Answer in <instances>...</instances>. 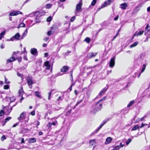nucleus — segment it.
<instances>
[{
	"mask_svg": "<svg viewBox=\"0 0 150 150\" xmlns=\"http://www.w3.org/2000/svg\"><path fill=\"white\" fill-rule=\"evenodd\" d=\"M82 5V2L80 1L78 4H77L76 6V9L75 11V13H77L78 12H81V11Z\"/></svg>",
	"mask_w": 150,
	"mask_h": 150,
	"instance_id": "f257e3e1",
	"label": "nucleus"
},
{
	"mask_svg": "<svg viewBox=\"0 0 150 150\" xmlns=\"http://www.w3.org/2000/svg\"><path fill=\"white\" fill-rule=\"evenodd\" d=\"M26 113L23 112L20 115V116L18 118V119L19 121L21 122L23 120L25 119V118Z\"/></svg>",
	"mask_w": 150,
	"mask_h": 150,
	"instance_id": "f03ea898",
	"label": "nucleus"
},
{
	"mask_svg": "<svg viewBox=\"0 0 150 150\" xmlns=\"http://www.w3.org/2000/svg\"><path fill=\"white\" fill-rule=\"evenodd\" d=\"M27 82L29 85V87L31 88L32 87V85L33 84V78L31 77H28L27 78Z\"/></svg>",
	"mask_w": 150,
	"mask_h": 150,
	"instance_id": "7ed1b4c3",
	"label": "nucleus"
},
{
	"mask_svg": "<svg viewBox=\"0 0 150 150\" xmlns=\"http://www.w3.org/2000/svg\"><path fill=\"white\" fill-rule=\"evenodd\" d=\"M115 57H112L110 62H109V67L111 68H112L114 66L115 64Z\"/></svg>",
	"mask_w": 150,
	"mask_h": 150,
	"instance_id": "20e7f679",
	"label": "nucleus"
},
{
	"mask_svg": "<svg viewBox=\"0 0 150 150\" xmlns=\"http://www.w3.org/2000/svg\"><path fill=\"white\" fill-rule=\"evenodd\" d=\"M22 13V12L20 11H14L10 13L9 14V16H17L20 14H21Z\"/></svg>",
	"mask_w": 150,
	"mask_h": 150,
	"instance_id": "39448f33",
	"label": "nucleus"
},
{
	"mask_svg": "<svg viewBox=\"0 0 150 150\" xmlns=\"http://www.w3.org/2000/svg\"><path fill=\"white\" fill-rule=\"evenodd\" d=\"M97 53L96 52H89L87 55V57L88 59H91L92 57H95L97 54Z\"/></svg>",
	"mask_w": 150,
	"mask_h": 150,
	"instance_id": "423d86ee",
	"label": "nucleus"
},
{
	"mask_svg": "<svg viewBox=\"0 0 150 150\" xmlns=\"http://www.w3.org/2000/svg\"><path fill=\"white\" fill-rule=\"evenodd\" d=\"M111 2L112 1L110 0H108L105 1L104 3V4L102 5L100 8L108 6V5H110Z\"/></svg>",
	"mask_w": 150,
	"mask_h": 150,
	"instance_id": "0eeeda50",
	"label": "nucleus"
},
{
	"mask_svg": "<svg viewBox=\"0 0 150 150\" xmlns=\"http://www.w3.org/2000/svg\"><path fill=\"white\" fill-rule=\"evenodd\" d=\"M30 52L31 54L34 55L36 56L38 55L37 50L35 48H33L31 49Z\"/></svg>",
	"mask_w": 150,
	"mask_h": 150,
	"instance_id": "6e6552de",
	"label": "nucleus"
},
{
	"mask_svg": "<svg viewBox=\"0 0 150 150\" xmlns=\"http://www.w3.org/2000/svg\"><path fill=\"white\" fill-rule=\"evenodd\" d=\"M12 109V108H11L10 110V109L8 108V107H4L3 109V110H4L5 111V113H6V115H9L11 112V110Z\"/></svg>",
	"mask_w": 150,
	"mask_h": 150,
	"instance_id": "1a4fd4ad",
	"label": "nucleus"
},
{
	"mask_svg": "<svg viewBox=\"0 0 150 150\" xmlns=\"http://www.w3.org/2000/svg\"><path fill=\"white\" fill-rule=\"evenodd\" d=\"M20 37V34L18 33H17L13 37L10 39V40L13 41L15 40V38L17 40H18Z\"/></svg>",
	"mask_w": 150,
	"mask_h": 150,
	"instance_id": "9d476101",
	"label": "nucleus"
},
{
	"mask_svg": "<svg viewBox=\"0 0 150 150\" xmlns=\"http://www.w3.org/2000/svg\"><path fill=\"white\" fill-rule=\"evenodd\" d=\"M124 144H122V143H120L119 145L115 146L114 147L115 150H119L121 148H122L125 146Z\"/></svg>",
	"mask_w": 150,
	"mask_h": 150,
	"instance_id": "9b49d317",
	"label": "nucleus"
},
{
	"mask_svg": "<svg viewBox=\"0 0 150 150\" xmlns=\"http://www.w3.org/2000/svg\"><path fill=\"white\" fill-rule=\"evenodd\" d=\"M15 98L14 96H13L10 98H7L5 99L4 100H4H9L10 101V103L13 102L15 101Z\"/></svg>",
	"mask_w": 150,
	"mask_h": 150,
	"instance_id": "f8f14e48",
	"label": "nucleus"
},
{
	"mask_svg": "<svg viewBox=\"0 0 150 150\" xmlns=\"http://www.w3.org/2000/svg\"><path fill=\"white\" fill-rule=\"evenodd\" d=\"M107 89L105 88H103L99 93L97 97H101L103 95L104 93L106 92Z\"/></svg>",
	"mask_w": 150,
	"mask_h": 150,
	"instance_id": "ddd939ff",
	"label": "nucleus"
},
{
	"mask_svg": "<svg viewBox=\"0 0 150 150\" xmlns=\"http://www.w3.org/2000/svg\"><path fill=\"white\" fill-rule=\"evenodd\" d=\"M32 14L37 17H38V18L41 16V15L39 11H37L33 12L32 13Z\"/></svg>",
	"mask_w": 150,
	"mask_h": 150,
	"instance_id": "4468645a",
	"label": "nucleus"
},
{
	"mask_svg": "<svg viewBox=\"0 0 150 150\" xmlns=\"http://www.w3.org/2000/svg\"><path fill=\"white\" fill-rule=\"evenodd\" d=\"M144 33V31L142 30L140 31H139V32H138L137 31L134 34L133 36H140L142 35Z\"/></svg>",
	"mask_w": 150,
	"mask_h": 150,
	"instance_id": "2eb2a0df",
	"label": "nucleus"
},
{
	"mask_svg": "<svg viewBox=\"0 0 150 150\" xmlns=\"http://www.w3.org/2000/svg\"><path fill=\"white\" fill-rule=\"evenodd\" d=\"M69 69L68 67L67 66H63L61 69V71L62 72H66Z\"/></svg>",
	"mask_w": 150,
	"mask_h": 150,
	"instance_id": "dca6fc26",
	"label": "nucleus"
},
{
	"mask_svg": "<svg viewBox=\"0 0 150 150\" xmlns=\"http://www.w3.org/2000/svg\"><path fill=\"white\" fill-rule=\"evenodd\" d=\"M44 65L46 67V69L49 70L50 67V66L49 64V62L48 61L45 62L44 63Z\"/></svg>",
	"mask_w": 150,
	"mask_h": 150,
	"instance_id": "f3484780",
	"label": "nucleus"
},
{
	"mask_svg": "<svg viewBox=\"0 0 150 150\" xmlns=\"http://www.w3.org/2000/svg\"><path fill=\"white\" fill-rule=\"evenodd\" d=\"M112 140V139L110 137H108L106 140L105 144H109Z\"/></svg>",
	"mask_w": 150,
	"mask_h": 150,
	"instance_id": "a211bd4d",
	"label": "nucleus"
},
{
	"mask_svg": "<svg viewBox=\"0 0 150 150\" xmlns=\"http://www.w3.org/2000/svg\"><path fill=\"white\" fill-rule=\"evenodd\" d=\"M34 94L37 97L40 99L42 98L41 95L40 94V92L35 91L34 92Z\"/></svg>",
	"mask_w": 150,
	"mask_h": 150,
	"instance_id": "6ab92c4d",
	"label": "nucleus"
},
{
	"mask_svg": "<svg viewBox=\"0 0 150 150\" xmlns=\"http://www.w3.org/2000/svg\"><path fill=\"white\" fill-rule=\"evenodd\" d=\"M127 6V5L126 3H123L120 4V8L123 9H126Z\"/></svg>",
	"mask_w": 150,
	"mask_h": 150,
	"instance_id": "aec40b11",
	"label": "nucleus"
},
{
	"mask_svg": "<svg viewBox=\"0 0 150 150\" xmlns=\"http://www.w3.org/2000/svg\"><path fill=\"white\" fill-rule=\"evenodd\" d=\"M28 33V29H26L24 31L21 36V39H23L27 34Z\"/></svg>",
	"mask_w": 150,
	"mask_h": 150,
	"instance_id": "412c9836",
	"label": "nucleus"
},
{
	"mask_svg": "<svg viewBox=\"0 0 150 150\" xmlns=\"http://www.w3.org/2000/svg\"><path fill=\"white\" fill-rule=\"evenodd\" d=\"M28 142L29 143H34L36 142V140L35 138H31L29 139Z\"/></svg>",
	"mask_w": 150,
	"mask_h": 150,
	"instance_id": "4be33fe9",
	"label": "nucleus"
},
{
	"mask_svg": "<svg viewBox=\"0 0 150 150\" xmlns=\"http://www.w3.org/2000/svg\"><path fill=\"white\" fill-rule=\"evenodd\" d=\"M15 60V58L13 57H11L7 59L8 62H12Z\"/></svg>",
	"mask_w": 150,
	"mask_h": 150,
	"instance_id": "5701e85b",
	"label": "nucleus"
},
{
	"mask_svg": "<svg viewBox=\"0 0 150 150\" xmlns=\"http://www.w3.org/2000/svg\"><path fill=\"white\" fill-rule=\"evenodd\" d=\"M90 145L92 146H93L95 144V139H92L90 141Z\"/></svg>",
	"mask_w": 150,
	"mask_h": 150,
	"instance_id": "b1692460",
	"label": "nucleus"
},
{
	"mask_svg": "<svg viewBox=\"0 0 150 150\" xmlns=\"http://www.w3.org/2000/svg\"><path fill=\"white\" fill-rule=\"evenodd\" d=\"M142 4H140L138 6H137L135 10H134L135 12H136L137 11H139L140 9V8L142 6Z\"/></svg>",
	"mask_w": 150,
	"mask_h": 150,
	"instance_id": "393cba45",
	"label": "nucleus"
},
{
	"mask_svg": "<svg viewBox=\"0 0 150 150\" xmlns=\"http://www.w3.org/2000/svg\"><path fill=\"white\" fill-rule=\"evenodd\" d=\"M5 34V31H4L0 34V40H1L2 37H3L4 35Z\"/></svg>",
	"mask_w": 150,
	"mask_h": 150,
	"instance_id": "a878e982",
	"label": "nucleus"
},
{
	"mask_svg": "<svg viewBox=\"0 0 150 150\" xmlns=\"http://www.w3.org/2000/svg\"><path fill=\"white\" fill-rule=\"evenodd\" d=\"M91 41L90 39L88 38V37H87L86 38L85 40H84V41L86 42H87L88 43H89Z\"/></svg>",
	"mask_w": 150,
	"mask_h": 150,
	"instance_id": "bb28decb",
	"label": "nucleus"
},
{
	"mask_svg": "<svg viewBox=\"0 0 150 150\" xmlns=\"http://www.w3.org/2000/svg\"><path fill=\"white\" fill-rule=\"evenodd\" d=\"M109 120V119H107L104 120L101 123L103 125L105 124L107 122H108Z\"/></svg>",
	"mask_w": 150,
	"mask_h": 150,
	"instance_id": "cd10ccee",
	"label": "nucleus"
},
{
	"mask_svg": "<svg viewBox=\"0 0 150 150\" xmlns=\"http://www.w3.org/2000/svg\"><path fill=\"white\" fill-rule=\"evenodd\" d=\"M139 127L138 125H137L135 126L132 129V130H135L138 129Z\"/></svg>",
	"mask_w": 150,
	"mask_h": 150,
	"instance_id": "c85d7f7f",
	"label": "nucleus"
},
{
	"mask_svg": "<svg viewBox=\"0 0 150 150\" xmlns=\"http://www.w3.org/2000/svg\"><path fill=\"white\" fill-rule=\"evenodd\" d=\"M5 111L3 110H1L0 111V116H2L4 115V112Z\"/></svg>",
	"mask_w": 150,
	"mask_h": 150,
	"instance_id": "c756f323",
	"label": "nucleus"
},
{
	"mask_svg": "<svg viewBox=\"0 0 150 150\" xmlns=\"http://www.w3.org/2000/svg\"><path fill=\"white\" fill-rule=\"evenodd\" d=\"M5 83L6 84H8L10 83V82L6 77H5Z\"/></svg>",
	"mask_w": 150,
	"mask_h": 150,
	"instance_id": "7c9ffc66",
	"label": "nucleus"
},
{
	"mask_svg": "<svg viewBox=\"0 0 150 150\" xmlns=\"http://www.w3.org/2000/svg\"><path fill=\"white\" fill-rule=\"evenodd\" d=\"M146 65L145 64H144L143 65V67L142 68V70H141V72L142 73L144 71L145 69L146 68Z\"/></svg>",
	"mask_w": 150,
	"mask_h": 150,
	"instance_id": "2f4dec72",
	"label": "nucleus"
},
{
	"mask_svg": "<svg viewBox=\"0 0 150 150\" xmlns=\"http://www.w3.org/2000/svg\"><path fill=\"white\" fill-rule=\"evenodd\" d=\"M25 24L23 23H21L19 25V26L18 27V28H19L20 27H24L25 26Z\"/></svg>",
	"mask_w": 150,
	"mask_h": 150,
	"instance_id": "473e14b6",
	"label": "nucleus"
},
{
	"mask_svg": "<svg viewBox=\"0 0 150 150\" xmlns=\"http://www.w3.org/2000/svg\"><path fill=\"white\" fill-rule=\"evenodd\" d=\"M52 6V5L51 4H49L46 5V8H49L51 7Z\"/></svg>",
	"mask_w": 150,
	"mask_h": 150,
	"instance_id": "72a5a7b5",
	"label": "nucleus"
},
{
	"mask_svg": "<svg viewBox=\"0 0 150 150\" xmlns=\"http://www.w3.org/2000/svg\"><path fill=\"white\" fill-rule=\"evenodd\" d=\"M98 105L99 106V108H98L97 111L99 110H100L101 108H102V105L100 103L98 104Z\"/></svg>",
	"mask_w": 150,
	"mask_h": 150,
	"instance_id": "f704fd0d",
	"label": "nucleus"
},
{
	"mask_svg": "<svg viewBox=\"0 0 150 150\" xmlns=\"http://www.w3.org/2000/svg\"><path fill=\"white\" fill-rule=\"evenodd\" d=\"M96 0H93L91 2V5L92 6H94L96 4Z\"/></svg>",
	"mask_w": 150,
	"mask_h": 150,
	"instance_id": "c9c22d12",
	"label": "nucleus"
},
{
	"mask_svg": "<svg viewBox=\"0 0 150 150\" xmlns=\"http://www.w3.org/2000/svg\"><path fill=\"white\" fill-rule=\"evenodd\" d=\"M103 126V125L101 123V124L99 126L98 128L96 130V132H97Z\"/></svg>",
	"mask_w": 150,
	"mask_h": 150,
	"instance_id": "e433bc0d",
	"label": "nucleus"
},
{
	"mask_svg": "<svg viewBox=\"0 0 150 150\" xmlns=\"http://www.w3.org/2000/svg\"><path fill=\"white\" fill-rule=\"evenodd\" d=\"M138 44V42L137 41L136 42L133 44H132V47H135Z\"/></svg>",
	"mask_w": 150,
	"mask_h": 150,
	"instance_id": "4c0bfd02",
	"label": "nucleus"
},
{
	"mask_svg": "<svg viewBox=\"0 0 150 150\" xmlns=\"http://www.w3.org/2000/svg\"><path fill=\"white\" fill-rule=\"evenodd\" d=\"M131 142V139L130 138L129 139L127 140V141L126 143V145H128Z\"/></svg>",
	"mask_w": 150,
	"mask_h": 150,
	"instance_id": "58836bf2",
	"label": "nucleus"
},
{
	"mask_svg": "<svg viewBox=\"0 0 150 150\" xmlns=\"http://www.w3.org/2000/svg\"><path fill=\"white\" fill-rule=\"evenodd\" d=\"M9 86L8 85H5L4 86V89H8L9 88Z\"/></svg>",
	"mask_w": 150,
	"mask_h": 150,
	"instance_id": "ea45409f",
	"label": "nucleus"
},
{
	"mask_svg": "<svg viewBox=\"0 0 150 150\" xmlns=\"http://www.w3.org/2000/svg\"><path fill=\"white\" fill-rule=\"evenodd\" d=\"M23 88L22 87L21 89L19 90V94L20 95H21V94L23 93Z\"/></svg>",
	"mask_w": 150,
	"mask_h": 150,
	"instance_id": "a19ab883",
	"label": "nucleus"
},
{
	"mask_svg": "<svg viewBox=\"0 0 150 150\" xmlns=\"http://www.w3.org/2000/svg\"><path fill=\"white\" fill-rule=\"evenodd\" d=\"M6 139V137L4 135H3L1 137V141H3L4 140Z\"/></svg>",
	"mask_w": 150,
	"mask_h": 150,
	"instance_id": "79ce46f5",
	"label": "nucleus"
},
{
	"mask_svg": "<svg viewBox=\"0 0 150 150\" xmlns=\"http://www.w3.org/2000/svg\"><path fill=\"white\" fill-rule=\"evenodd\" d=\"M106 99V97H104L101 99L97 103L98 104L100 102Z\"/></svg>",
	"mask_w": 150,
	"mask_h": 150,
	"instance_id": "37998d69",
	"label": "nucleus"
},
{
	"mask_svg": "<svg viewBox=\"0 0 150 150\" xmlns=\"http://www.w3.org/2000/svg\"><path fill=\"white\" fill-rule=\"evenodd\" d=\"M52 18L51 16L49 17L47 19V22H50L51 21Z\"/></svg>",
	"mask_w": 150,
	"mask_h": 150,
	"instance_id": "c03bdc74",
	"label": "nucleus"
},
{
	"mask_svg": "<svg viewBox=\"0 0 150 150\" xmlns=\"http://www.w3.org/2000/svg\"><path fill=\"white\" fill-rule=\"evenodd\" d=\"M52 91H50L48 93L49 96L48 97V99L49 100H50L51 99V95L52 94Z\"/></svg>",
	"mask_w": 150,
	"mask_h": 150,
	"instance_id": "a18cd8bd",
	"label": "nucleus"
},
{
	"mask_svg": "<svg viewBox=\"0 0 150 150\" xmlns=\"http://www.w3.org/2000/svg\"><path fill=\"white\" fill-rule=\"evenodd\" d=\"M11 117H8L7 118H6L5 120V122H7L8 121L11 120Z\"/></svg>",
	"mask_w": 150,
	"mask_h": 150,
	"instance_id": "49530a36",
	"label": "nucleus"
},
{
	"mask_svg": "<svg viewBox=\"0 0 150 150\" xmlns=\"http://www.w3.org/2000/svg\"><path fill=\"white\" fill-rule=\"evenodd\" d=\"M146 117H147L146 116V115L144 116L142 118H141L140 119V120L142 121H143L144 120L145 118H146Z\"/></svg>",
	"mask_w": 150,
	"mask_h": 150,
	"instance_id": "de8ad7c7",
	"label": "nucleus"
},
{
	"mask_svg": "<svg viewBox=\"0 0 150 150\" xmlns=\"http://www.w3.org/2000/svg\"><path fill=\"white\" fill-rule=\"evenodd\" d=\"M82 101V100H81L80 101L77 102L76 106L74 107V108H75L76 106H77L78 104H79L80 103H81Z\"/></svg>",
	"mask_w": 150,
	"mask_h": 150,
	"instance_id": "09e8293b",
	"label": "nucleus"
},
{
	"mask_svg": "<svg viewBox=\"0 0 150 150\" xmlns=\"http://www.w3.org/2000/svg\"><path fill=\"white\" fill-rule=\"evenodd\" d=\"M30 114L31 115H33V116H34L35 115V111L34 110V111H32L31 112H30Z\"/></svg>",
	"mask_w": 150,
	"mask_h": 150,
	"instance_id": "8fccbe9b",
	"label": "nucleus"
},
{
	"mask_svg": "<svg viewBox=\"0 0 150 150\" xmlns=\"http://www.w3.org/2000/svg\"><path fill=\"white\" fill-rule=\"evenodd\" d=\"M75 16L73 17L71 19V22H73L75 20Z\"/></svg>",
	"mask_w": 150,
	"mask_h": 150,
	"instance_id": "3c124183",
	"label": "nucleus"
},
{
	"mask_svg": "<svg viewBox=\"0 0 150 150\" xmlns=\"http://www.w3.org/2000/svg\"><path fill=\"white\" fill-rule=\"evenodd\" d=\"M52 125V123H51L50 122H49L48 123V124L47 125V127L50 128V127H51Z\"/></svg>",
	"mask_w": 150,
	"mask_h": 150,
	"instance_id": "603ef678",
	"label": "nucleus"
},
{
	"mask_svg": "<svg viewBox=\"0 0 150 150\" xmlns=\"http://www.w3.org/2000/svg\"><path fill=\"white\" fill-rule=\"evenodd\" d=\"M147 124H144L143 123H142L141 125V126H140V127L142 128L143 127H144V126L145 125H147Z\"/></svg>",
	"mask_w": 150,
	"mask_h": 150,
	"instance_id": "864d4df0",
	"label": "nucleus"
},
{
	"mask_svg": "<svg viewBox=\"0 0 150 150\" xmlns=\"http://www.w3.org/2000/svg\"><path fill=\"white\" fill-rule=\"evenodd\" d=\"M49 39V37H46L45 38H44V40L45 41H47Z\"/></svg>",
	"mask_w": 150,
	"mask_h": 150,
	"instance_id": "5fc2aeb1",
	"label": "nucleus"
},
{
	"mask_svg": "<svg viewBox=\"0 0 150 150\" xmlns=\"http://www.w3.org/2000/svg\"><path fill=\"white\" fill-rule=\"evenodd\" d=\"M149 28V25H147L146 27V30L147 29H148L147 30H148V31H149V30H150V29H148V28Z\"/></svg>",
	"mask_w": 150,
	"mask_h": 150,
	"instance_id": "6e6d98bb",
	"label": "nucleus"
},
{
	"mask_svg": "<svg viewBox=\"0 0 150 150\" xmlns=\"http://www.w3.org/2000/svg\"><path fill=\"white\" fill-rule=\"evenodd\" d=\"M47 35H50L52 34V31H50L48 32H47Z\"/></svg>",
	"mask_w": 150,
	"mask_h": 150,
	"instance_id": "4d7b16f0",
	"label": "nucleus"
},
{
	"mask_svg": "<svg viewBox=\"0 0 150 150\" xmlns=\"http://www.w3.org/2000/svg\"><path fill=\"white\" fill-rule=\"evenodd\" d=\"M131 105V101H130L127 106V108L130 107Z\"/></svg>",
	"mask_w": 150,
	"mask_h": 150,
	"instance_id": "13d9d810",
	"label": "nucleus"
},
{
	"mask_svg": "<svg viewBox=\"0 0 150 150\" xmlns=\"http://www.w3.org/2000/svg\"><path fill=\"white\" fill-rule=\"evenodd\" d=\"M118 18H119V16H117L116 17L114 18V20L115 21H117V20L118 19Z\"/></svg>",
	"mask_w": 150,
	"mask_h": 150,
	"instance_id": "bf43d9fd",
	"label": "nucleus"
},
{
	"mask_svg": "<svg viewBox=\"0 0 150 150\" xmlns=\"http://www.w3.org/2000/svg\"><path fill=\"white\" fill-rule=\"evenodd\" d=\"M0 48L1 49H3L4 48V45L3 44H1L0 45Z\"/></svg>",
	"mask_w": 150,
	"mask_h": 150,
	"instance_id": "052dcab7",
	"label": "nucleus"
},
{
	"mask_svg": "<svg viewBox=\"0 0 150 150\" xmlns=\"http://www.w3.org/2000/svg\"><path fill=\"white\" fill-rule=\"evenodd\" d=\"M74 92L75 95H77L78 94V92L77 90H75Z\"/></svg>",
	"mask_w": 150,
	"mask_h": 150,
	"instance_id": "680f3d73",
	"label": "nucleus"
},
{
	"mask_svg": "<svg viewBox=\"0 0 150 150\" xmlns=\"http://www.w3.org/2000/svg\"><path fill=\"white\" fill-rule=\"evenodd\" d=\"M23 58H24V59L25 60H28L27 58V57L26 56H24L23 57Z\"/></svg>",
	"mask_w": 150,
	"mask_h": 150,
	"instance_id": "e2e57ef3",
	"label": "nucleus"
},
{
	"mask_svg": "<svg viewBox=\"0 0 150 150\" xmlns=\"http://www.w3.org/2000/svg\"><path fill=\"white\" fill-rule=\"evenodd\" d=\"M23 53H25L27 54V52L26 51L25 48H24V51L23 52Z\"/></svg>",
	"mask_w": 150,
	"mask_h": 150,
	"instance_id": "0e129e2a",
	"label": "nucleus"
},
{
	"mask_svg": "<svg viewBox=\"0 0 150 150\" xmlns=\"http://www.w3.org/2000/svg\"><path fill=\"white\" fill-rule=\"evenodd\" d=\"M36 122H37L36 124V125L37 126H38L40 125V122L38 121H37Z\"/></svg>",
	"mask_w": 150,
	"mask_h": 150,
	"instance_id": "69168bd1",
	"label": "nucleus"
},
{
	"mask_svg": "<svg viewBox=\"0 0 150 150\" xmlns=\"http://www.w3.org/2000/svg\"><path fill=\"white\" fill-rule=\"evenodd\" d=\"M48 55V54L47 53H45L44 54L45 57H47Z\"/></svg>",
	"mask_w": 150,
	"mask_h": 150,
	"instance_id": "338daca9",
	"label": "nucleus"
},
{
	"mask_svg": "<svg viewBox=\"0 0 150 150\" xmlns=\"http://www.w3.org/2000/svg\"><path fill=\"white\" fill-rule=\"evenodd\" d=\"M147 11L148 12H150V6L147 8Z\"/></svg>",
	"mask_w": 150,
	"mask_h": 150,
	"instance_id": "774afa93",
	"label": "nucleus"
}]
</instances>
